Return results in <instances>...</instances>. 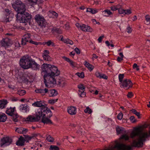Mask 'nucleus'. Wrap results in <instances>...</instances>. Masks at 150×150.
Here are the masks:
<instances>
[{
    "instance_id": "29",
    "label": "nucleus",
    "mask_w": 150,
    "mask_h": 150,
    "mask_svg": "<svg viewBox=\"0 0 150 150\" xmlns=\"http://www.w3.org/2000/svg\"><path fill=\"white\" fill-rule=\"evenodd\" d=\"M95 76L99 79H107L108 77L105 75L103 74H101L98 71H96L95 73Z\"/></svg>"
},
{
    "instance_id": "38",
    "label": "nucleus",
    "mask_w": 150,
    "mask_h": 150,
    "mask_svg": "<svg viewBox=\"0 0 150 150\" xmlns=\"http://www.w3.org/2000/svg\"><path fill=\"white\" fill-rule=\"evenodd\" d=\"M124 74H119L118 75L119 80L120 83H121L124 81Z\"/></svg>"
},
{
    "instance_id": "47",
    "label": "nucleus",
    "mask_w": 150,
    "mask_h": 150,
    "mask_svg": "<svg viewBox=\"0 0 150 150\" xmlns=\"http://www.w3.org/2000/svg\"><path fill=\"white\" fill-rule=\"evenodd\" d=\"M133 68L136 70L137 71H139V66H138L137 64L136 63L134 64L133 66Z\"/></svg>"
},
{
    "instance_id": "31",
    "label": "nucleus",
    "mask_w": 150,
    "mask_h": 150,
    "mask_svg": "<svg viewBox=\"0 0 150 150\" xmlns=\"http://www.w3.org/2000/svg\"><path fill=\"white\" fill-rule=\"evenodd\" d=\"M7 119L6 115L2 112H0V122H4Z\"/></svg>"
},
{
    "instance_id": "57",
    "label": "nucleus",
    "mask_w": 150,
    "mask_h": 150,
    "mask_svg": "<svg viewBox=\"0 0 150 150\" xmlns=\"http://www.w3.org/2000/svg\"><path fill=\"white\" fill-rule=\"evenodd\" d=\"M127 32L129 33H131L132 31V29L129 26H128L127 28Z\"/></svg>"
},
{
    "instance_id": "4",
    "label": "nucleus",
    "mask_w": 150,
    "mask_h": 150,
    "mask_svg": "<svg viewBox=\"0 0 150 150\" xmlns=\"http://www.w3.org/2000/svg\"><path fill=\"white\" fill-rule=\"evenodd\" d=\"M105 150H132L131 146L126 145L120 141H116L114 146L109 147Z\"/></svg>"
},
{
    "instance_id": "40",
    "label": "nucleus",
    "mask_w": 150,
    "mask_h": 150,
    "mask_svg": "<svg viewBox=\"0 0 150 150\" xmlns=\"http://www.w3.org/2000/svg\"><path fill=\"white\" fill-rule=\"evenodd\" d=\"M12 116L13 120L15 122H16L18 121V116L17 114H13Z\"/></svg>"
},
{
    "instance_id": "56",
    "label": "nucleus",
    "mask_w": 150,
    "mask_h": 150,
    "mask_svg": "<svg viewBox=\"0 0 150 150\" xmlns=\"http://www.w3.org/2000/svg\"><path fill=\"white\" fill-rule=\"evenodd\" d=\"M27 81V79L24 76H23L21 78V80H20V81L21 82H26Z\"/></svg>"
},
{
    "instance_id": "1",
    "label": "nucleus",
    "mask_w": 150,
    "mask_h": 150,
    "mask_svg": "<svg viewBox=\"0 0 150 150\" xmlns=\"http://www.w3.org/2000/svg\"><path fill=\"white\" fill-rule=\"evenodd\" d=\"M149 136L147 132H142L139 127L134 128L129 136L126 134H123L120 137V139H123L129 141L130 138L133 139L132 146L135 147H139L143 144L145 139Z\"/></svg>"
},
{
    "instance_id": "20",
    "label": "nucleus",
    "mask_w": 150,
    "mask_h": 150,
    "mask_svg": "<svg viewBox=\"0 0 150 150\" xmlns=\"http://www.w3.org/2000/svg\"><path fill=\"white\" fill-rule=\"evenodd\" d=\"M30 64V68H31L34 70L38 69L40 67V66L39 65L37 64L35 61L32 59Z\"/></svg>"
},
{
    "instance_id": "46",
    "label": "nucleus",
    "mask_w": 150,
    "mask_h": 150,
    "mask_svg": "<svg viewBox=\"0 0 150 150\" xmlns=\"http://www.w3.org/2000/svg\"><path fill=\"white\" fill-rule=\"evenodd\" d=\"M76 74L79 77L82 78L84 77V74L83 72L81 73L78 72L76 73Z\"/></svg>"
},
{
    "instance_id": "43",
    "label": "nucleus",
    "mask_w": 150,
    "mask_h": 150,
    "mask_svg": "<svg viewBox=\"0 0 150 150\" xmlns=\"http://www.w3.org/2000/svg\"><path fill=\"white\" fill-rule=\"evenodd\" d=\"M84 112L86 113H88L90 114L92 112L91 109L89 107H87L84 110Z\"/></svg>"
},
{
    "instance_id": "17",
    "label": "nucleus",
    "mask_w": 150,
    "mask_h": 150,
    "mask_svg": "<svg viewBox=\"0 0 150 150\" xmlns=\"http://www.w3.org/2000/svg\"><path fill=\"white\" fill-rule=\"evenodd\" d=\"M68 113L71 115H74L77 112V108L76 107L73 106L68 107L67 109Z\"/></svg>"
},
{
    "instance_id": "62",
    "label": "nucleus",
    "mask_w": 150,
    "mask_h": 150,
    "mask_svg": "<svg viewBox=\"0 0 150 150\" xmlns=\"http://www.w3.org/2000/svg\"><path fill=\"white\" fill-rule=\"evenodd\" d=\"M92 21L93 24H97L99 25L100 24V23L99 22H97L95 19H92Z\"/></svg>"
},
{
    "instance_id": "5",
    "label": "nucleus",
    "mask_w": 150,
    "mask_h": 150,
    "mask_svg": "<svg viewBox=\"0 0 150 150\" xmlns=\"http://www.w3.org/2000/svg\"><path fill=\"white\" fill-rule=\"evenodd\" d=\"M44 82L45 86L48 87L54 86L56 83L55 77L49 74H45L44 75Z\"/></svg>"
},
{
    "instance_id": "59",
    "label": "nucleus",
    "mask_w": 150,
    "mask_h": 150,
    "mask_svg": "<svg viewBox=\"0 0 150 150\" xmlns=\"http://www.w3.org/2000/svg\"><path fill=\"white\" fill-rule=\"evenodd\" d=\"M130 120L132 123L135 122H136V120L133 116H131L130 117Z\"/></svg>"
},
{
    "instance_id": "44",
    "label": "nucleus",
    "mask_w": 150,
    "mask_h": 150,
    "mask_svg": "<svg viewBox=\"0 0 150 150\" xmlns=\"http://www.w3.org/2000/svg\"><path fill=\"white\" fill-rule=\"evenodd\" d=\"M119 6V5L112 6L111 7V9L113 11H115L118 9Z\"/></svg>"
},
{
    "instance_id": "24",
    "label": "nucleus",
    "mask_w": 150,
    "mask_h": 150,
    "mask_svg": "<svg viewBox=\"0 0 150 150\" xmlns=\"http://www.w3.org/2000/svg\"><path fill=\"white\" fill-rule=\"evenodd\" d=\"M25 120L26 121L30 122H35L38 121L35 117L31 115L28 116L25 119Z\"/></svg>"
},
{
    "instance_id": "12",
    "label": "nucleus",
    "mask_w": 150,
    "mask_h": 150,
    "mask_svg": "<svg viewBox=\"0 0 150 150\" xmlns=\"http://www.w3.org/2000/svg\"><path fill=\"white\" fill-rule=\"evenodd\" d=\"M52 66L50 73L47 74L55 77L59 75L60 71L54 65H52Z\"/></svg>"
},
{
    "instance_id": "15",
    "label": "nucleus",
    "mask_w": 150,
    "mask_h": 150,
    "mask_svg": "<svg viewBox=\"0 0 150 150\" xmlns=\"http://www.w3.org/2000/svg\"><path fill=\"white\" fill-rule=\"evenodd\" d=\"M19 109L20 111L22 112L27 113L30 110V107L27 104H22L19 106Z\"/></svg>"
},
{
    "instance_id": "45",
    "label": "nucleus",
    "mask_w": 150,
    "mask_h": 150,
    "mask_svg": "<svg viewBox=\"0 0 150 150\" xmlns=\"http://www.w3.org/2000/svg\"><path fill=\"white\" fill-rule=\"evenodd\" d=\"M23 127H20L19 128H16L15 131L16 132H17L19 133H22V132H23L22 130Z\"/></svg>"
},
{
    "instance_id": "21",
    "label": "nucleus",
    "mask_w": 150,
    "mask_h": 150,
    "mask_svg": "<svg viewBox=\"0 0 150 150\" xmlns=\"http://www.w3.org/2000/svg\"><path fill=\"white\" fill-rule=\"evenodd\" d=\"M116 131L117 134H125L126 133V130L122 127L117 126L116 127Z\"/></svg>"
},
{
    "instance_id": "42",
    "label": "nucleus",
    "mask_w": 150,
    "mask_h": 150,
    "mask_svg": "<svg viewBox=\"0 0 150 150\" xmlns=\"http://www.w3.org/2000/svg\"><path fill=\"white\" fill-rule=\"evenodd\" d=\"M45 44H46L48 46L52 45V46H54V44L51 40H49L47 42H45Z\"/></svg>"
},
{
    "instance_id": "41",
    "label": "nucleus",
    "mask_w": 150,
    "mask_h": 150,
    "mask_svg": "<svg viewBox=\"0 0 150 150\" xmlns=\"http://www.w3.org/2000/svg\"><path fill=\"white\" fill-rule=\"evenodd\" d=\"M64 42L67 44H69L71 45H72L73 44V41L69 39H65V40H64Z\"/></svg>"
},
{
    "instance_id": "53",
    "label": "nucleus",
    "mask_w": 150,
    "mask_h": 150,
    "mask_svg": "<svg viewBox=\"0 0 150 150\" xmlns=\"http://www.w3.org/2000/svg\"><path fill=\"white\" fill-rule=\"evenodd\" d=\"M49 52L48 50H45L43 52V57H45V56L49 55Z\"/></svg>"
},
{
    "instance_id": "37",
    "label": "nucleus",
    "mask_w": 150,
    "mask_h": 150,
    "mask_svg": "<svg viewBox=\"0 0 150 150\" xmlns=\"http://www.w3.org/2000/svg\"><path fill=\"white\" fill-rule=\"evenodd\" d=\"M26 93V91L23 90H19L18 91V94L20 96H22L24 95Z\"/></svg>"
},
{
    "instance_id": "36",
    "label": "nucleus",
    "mask_w": 150,
    "mask_h": 150,
    "mask_svg": "<svg viewBox=\"0 0 150 150\" xmlns=\"http://www.w3.org/2000/svg\"><path fill=\"white\" fill-rule=\"evenodd\" d=\"M145 23L147 25H149L150 24V16L148 15H146L145 17Z\"/></svg>"
},
{
    "instance_id": "9",
    "label": "nucleus",
    "mask_w": 150,
    "mask_h": 150,
    "mask_svg": "<svg viewBox=\"0 0 150 150\" xmlns=\"http://www.w3.org/2000/svg\"><path fill=\"white\" fill-rule=\"evenodd\" d=\"M76 25L79 29H81L84 31L91 32L93 30L90 26L87 25L76 23Z\"/></svg>"
},
{
    "instance_id": "34",
    "label": "nucleus",
    "mask_w": 150,
    "mask_h": 150,
    "mask_svg": "<svg viewBox=\"0 0 150 150\" xmlns=\"http://www.w3.org/2000/svg\"><path fill=\"white\" fill-rule=\"evenodd\" d=\"M103 15L106 16H109L112 15V13L109 10H105L103 11Z\"/></svg>"
},
{
    "instance_id": "55",
    "label": "nucleus",
    "mask_w": 150,
    "mask_h": 150,
    "mask_svg": "<svg viewBox=\"0 0 150 150\" xmlns=\"http://www.w3.org/2000/svg\"><path fill=\"white\" fill-rule=\"evenodd\" d=\"M35 136H30L28 135H27L25 137V139L26 140H28V141H29L31 140V139L34 137Z\"/></svg>"
},
{
    "instance_id": "63",
    "label": "nucleus",
    "mask_w": 150,
    "mask_h": 150,
    "mask_svg": "<svg viewBox=\"0 0 150 150\" xmlns=\"http://www.w3.org/2000/svg\"><path fill=\"white\" fill-rule=\"evenodd\" d=\"M75 51L77 54H79L80 53L79 50L77 47H76L74 49Z\"/></svg>"
},
{
    "instance_id": "16",
    "label": "nucleus",
    "mask_w": 150,
    "mask_h": 150,
    "mask_svg": "<svg viewBox=\"0 0 150 150\" xmlns=\"http://www.w3.org/2000/svg\"><path fill=\"white\" fill-rule=\"evenodd\" d=\"M30 36L31 35L30 33H27L25 34L24 35L23 38L22 39V44L23 45H25L26 44L27 42H30L31 40Z\"/></svg>"
},
{
    "instance_id": "27",
    "label": "nucleus",
    "mask_w": 150,
    "mask_h": 150,
    "mask_svg": "<svg viewBox=\"0 0 150 150\" xmlns=\"http://www.w3.org/2000/svg\"><path fill=\"white\" fill-rule=\"evenodd\" d=\"M48 93L50 97H54L58 94L57 92L55 89L48 90Z\"/></svg>"
},
{
    "instance_id": "7",
    "label": "nucleus",
    "mask_w": 150,
    "mask_h": 150,
    "mask_svg": "<svg viewBox=\"0 0 150 150\" xmlns=\"http://www.w3.org/2000/svg\"><path fill=\"white\" fill-rule=\"evenodd\" d=\"M35 19L39 25L41 27L43 28L46 27L47 23L42 16L37 14L35 16Z\"/></svg>"
},
{
    "instance_id": "32",
    "label": "nucleus",
    "mask_w": 150,
    "mask_h": 150,
    "mask_svg": "<svg viewBox=\"0 0 150 150\" xmlns=\"http://www.w3.org/2000/svg\"><path fill=\"white\" fill-rule=\"evenodd\" d=\"M83 64L90 71H92L94 68L93 66L86 61H85L83 63Z\"/></svg>"
},
{
    "instance_id": "33",
    "label": "nucleus",
    "mask_w": 150,
    "mask_h": 150,
    "mask_svg": "<svg viewBox=\"0 0 150 150\" xmlns=\"http://www.w3.org/2000/svg\"><path fill=\"white\" fill-rule=\"evenodd\" d=\"M48 16L50 17L53 18H57L58 16L57 14L55 11H50L48 14Z\"/></svg>"
},
{
    "instance_id": "8",
    "label": "nucleus",
    "mask_w": 150,
    "mask_h": 150,
    "mask_svg": "<svg viewBox=\"0 0 150 150\" xmlns=\"http://www.w3.org/2000/svg\"><path fill=\"white\" fill-rule=\"evenodd\" d=\"M120 85L121 87L128 89L132 87L133 84L130 80L125 79L122 82L120 83Z\"/></svg>"
},
{
    "instance_id": "18",
    "label": "nucleus",
    "mask_w": 150,
    "mask_h": 150,
    "mask_svg": "<svg viewBox=\"0 0 150 150\" xmlns=\"http://www.w3.org/2000/svg\"><path fill=\"white\" fill-rule=\"evenodd\" d=\"M1 42L2 46L6 47H8L11 44V40L8 38L3 39Z\"/></svg>"
},
{
    "instance_id": "26",
    "label": "nucleus",
    "mask_w": 150,
    "mask_h": 150,
    "mask_svg": "<svg viewBox=\"0 0 150 150\" xmlns=\"http://www.w3.org/2000/svg\"><path fill=\"white\" fill-rule=\"evenodd\" d=\"M16 108L15 107H10L9 108H7L6 111V113L9 115H12L13 114V112L15 110Z\"/></svg>"
},
{
    "instance_id": "52",
    "label": "nucleus",
    "mask_w": 150,
    "mask_h": 150,
    "mask_svg": "<svg viewBox=\"0 0 150 150\" xmlns=\"http://www.w3.org/2000/svg\"><path fill=\"white\" fill-rule=\"evenodd\" d=\"M118 11L119 13L120 14H123L125 15V10L122 8H118Z\"/></svg>"
},
{
    "instance_id": "23",
    "label": "nucleus",
    "mask_w": 150,
    "mask_h": 150,
    "mask_svg": "<svg viewBox=\"0 0 150 150\" xmlns=\"http://www.w3.org/2000/svg\"><path fill=\"white\" fill-rule=\"evenodd\" d=\"M35 92L36 93H39L42 95H44L45 94V93H48V89L46 88L44 89L40 88L39 89L35 90Z\"/></svg>"
},
{
    "instance_id": "60",
    "label": "nucleus",
    "mask_w": 150,
    "mask_h": 150,
    "mask_svg": "<svg viewBox=\"0 0 150 150\" xmlns=\"http://www.w3.org/2000/svg\"><path fill=\"white\" fill-rule=\"evenodd\" d=\"M98 12V11L97 9H91V13L92 14H95Z\"/></svg>"
},
{
    "instance_id": "48",
    "label": "nucleus",
    "mask_w": 150,
    "mask_h": 150,
    "mask_svg": "<svg viewBox=\"0 0 150 150\" xmlns=\"http://www.w3.org/2000/svg\"><path fill=\"white\" fill-rule=\"evenodd\" d=\"M46 139L49 142H52L54 140L53 139L50 135H48Z\"/></svg>"
},
{
    "instance_id": "61",
    "label": "nucleus",
    "mask_w": 150,
    "mask_h": 150,
    "mask_svg": "<svg viewBox=\"0 0 150 150\" xmlns=\"http://www.w3.org/2000/svg\"><path fill=\"white\" fill-rule=\"evenodd\" d=\"M127 96L128 98H131L133 96V94L132 92H129L127 95Z\"/></svg>"
},
{
    "instance_id": "11",
    "label": "nucleus",
    "mask_w": 150,
    "mask_h": 150,
    "mask_svg": "<svg viewBox=\"0 0 150 150\" xmlns=\"http://www.w3.org/2000/svg\"><path fill=\"white\" fill-rule=\"evenodd\" d=\"M52 65L47 64H43L41 67L42 74H47L50 73Z\"/></svg>"
},
{
    "instance_id": "28",
    "label": "nucleus",
    "mask_w": 150,
    "mask_h": 150,
    "mask_svg": "<svg viewBox=\"0 0 150 150\" xmlns=\"http://www.w3.org/2000/svg\"><path fill=\"white\" fill-rule=\"evenodd\" d=\"M25 140L22 137H20L18 140L16 142V144L18 146H22L24 145Z\"/></svg>"
},
{
    "instance_id": "35",
    "label": "nucleus",
    "mask_w": 150,
    "mask_h": 150,
    "mask_svg": "<svg viewBox=\"0 0 150 150\" xmlns=\"http://www.w3.org/2000/svg\"><path fill=\"white\" fill-rule=\"evenodd\" d=\"M26 1L31 6L37 4V0H26Z\"/></svg>"
},
{
    "instance_id": "64",
    "label": "nucleus",
    "mask_w": 150,
    "mask_h": 150,
    "mask_svg": "<svg viewBox=\"0 0 150 150\" xmlns=\"http://www.w3.org/2000/svg\"><path fill=\"white\" fill-rule=\"evenodd\" d=\"M104 37L103 36H100L98 38V40L99 42H101L102 40L103 39Z\"/></svg>"
},
{
    "instance_id": "10",
    "label": "nucleus",
    "mask_w": 150,
    "mask_h": 150,
    "mask_svg": "<svg viewBox=\"0 0 150 150\" xmlns=\"http://www.w3.org/2000/svg\"><path fill=\"white\" fill-rule=\"evenodd\" d=\"M12 142V140L11 138L8 137H5L1 139L0 145L1 147H4L9 145Z\"/></svg>"
},
{
    "instance_id": "25",
    "label": "nucleus",
    "mask_w": 150,
    "mask_h": 150,
    "mask_svg": "<svg viewBox=\"0 0 150 150\" xmlns=\"http://www.w3.org/2000/svg\"><path fill=\"white\" fill-rule=\"evenodd\" d=\"M8 103V102L6 100L3 99L0 100V110L5 108Z\"/></svg>"
},
{
    "instance_id": "6",
    "label": "nucleus",
    "mask_w": 150,
    "mask_h": 150,
    "mask_svg": "<svg viewBox=\"0 0 150 150\" xmlns=\"http://www.w3.org/2000/svg\"><path fill=\"white\" fill-rule=\"evenodd\" d=\"M31 59L28 55L24 56L22 57L20 61V65L22 68L24 69L30 68Z\"/></svg>"
},
{
    "instance_id": "2",
    "label": "nucleus",
    "mask_w": 150,
    "mask_h": 150,
    "mask_svg": "<svg viewBox=\"0 0 150 150\" xmlns=\"http://www.w3.org/2000/svg\"><path fill=\"white\" fill-rule=\"evenodd\" d=\"M12 6L17 13L16 15L17 21L21 23H24L25 25L29 22L31 19L32 16L28 13L25 12V6L24 4L20 0H16L12 4Z\"/></svg>"
},
{
    "instance_id": "50",
    "label": "nucleus",
    "mask_w": 150,
    "mask_h": 150,
    "mask_svg": "<svg viewBox=\"0 0 150 150\" xmlns=\"http://www.w3.org/2000/svg\"><path fill=\"white\" fill-rule=\"evenodd\" d=\"M125 15H129L131 13L132 11L130 9L125 10Z\"/></svg>"
},
{
    "instance_id": "14",
    "label": "nucleus",
    "mask_w": 150,
    "mask_h": 150,
    "mask_svg": "<svg viewBox=\"0 0 150 150\" xmlns=\"http://www.w3.org/2000/svg\"><path fill=\"white\" fill-rule=\"evenodd\" d=\"M32 105L34 107L40 108L47 107V105L45 103L44 101L42 100L37 101L33 103Z\"/></svg>"
},
{
    "instance_id": "54",
    "label": "nucleus",
    "mask_w": 150,
    "mask_h": 150,
    "mask_svg": "<svg viewBox=\"0 0 150 150\" xmlns=\"http://www.w3.org/2000/svg\"><path fill=\"white\" fill-rule=\"evenodd\" d=\"M30 42L31 43H32L33 44L35 45H40L41 44V43L40 42H37L35 41H33L32 40H31L30 41Z\"/></svg>"
},
{
    "instance_id": "3",
    "label": "nucleus",
    "mask_w": 150,
    "mask_h": 150,
    "mask_svg": "<svg viewBox=\"0 0 150 150\" xmlns=\"http://www.w3.org/2000/svg\"><path fill=\"white\" fill-rule=\"evenodd\" d=\"M47 116L49 117L52 115V113L50 109L47 107L40 108L35 110V115L36 119L38 120L44 116Z\"/></svg>"
},
{
    "instance_id": "22",
    "label": "nucleus",
    "mask_w": 150,
    "mask_h": 150,
    "mask_svg": "<svg viewBox=\"0 0 150 150\" xmlns=\"http://www.w3.org/2000/svg\"><path fill=\"white\" fill-rule=\"evenodd\" d=\"M49 117L47 116V115L45 116H44L42 118V121L44 124H50L52 123L51 120L49 119Z\"/></svg>"
},
{
    "instance_id": "30",
    "label": "nucleus",
    "mask_w": 150,
    "mask_h": 150,
    "mask_svg": "<svg viewBox=\"0 0 150 150\" xmlns=\"http://www.w3.org/2000/svg\"><path fill=\"white\" fill-rule=\"evenodd\" d=\"M5 11L6 14L5 21L6 22H9V20H11L10 19L11 18V17H10V16H11L12 14L9 13V10L8 9H6Z\"/></svg>"
},
{
    "instance_id": "39",
    "label": "nucleus",
    "mask_w": 150,
    "mask_h": 150,
    "mask_svg": "<svg viewBox=\"0 0 150 150\" xmlns=\"http://www.w3.org/2000/svg\"><path fill=\"white\" fill-rule=\"evenodd\" d=\"M58 99H51L48 100V103L51 105H53L57 101Z\"/></svg>"
},
{
    "instance_id": "19",
    "label": "nucleus",
    "mask_w": 150,
    "mask_h": 150,
    "mask_svg": "<svg viewBox=\"0 0 150 150\" xmlns=\"http://www.w3.org/2000/svg\"><path fill=\"white\" fill-rule=\"evenodd\" d=\"M63 58L64 59L65 61L69 62L70 65L73 68H75L77 67V64L76 63L73 62L72 60L70 59L69 58H67L65 57H63Z\"/></svg>"
},
{
    "instance_id": "58",
    "label": "nucleus",
    "mask_w": 150,
    "mask_h": 150,
    "mask_svg": "<svg viewBox=\"0 0 150 150\" xmlns=\"http://www.w3.org/2000/svg\"><path fill=\"white\" fill-rule=\"evenodd\" d=\"M123 117V114L122 113H119L118 115H117V118L119 120H121Z\"/></svg>"
},
{
    "instance_id": "49",
    "label": "nucleus",
    "mask_w": 150,
    "mask_h": 150,
    "mask_svg": "<svg viewBox=\"0 0 150 150\" xmlns=\"http://www.w3.org/2000/svg\"><path fill=\"white\" fill-rule=\"evenodd\" d=\"M43 58L44 60L47 61H50L52 60V59L49 55L43 57Z\"/></svg>"
},
{
    "instance_id": "51",
    "label": "nucleus",
    "mask_w": 150,
    "mask_h": 150,
    "mask_svg": "<svg viewBox=\"0 0 150 150\" xmlns=\"http://www.w3.org/2000/svg\"><path fill=\"white\" fill-rule=\"evenodd\" d=\"M50 148L52 150H59V148L55 146L51 145L50 146Z\"/></svg>"
},
{
    "instance_id": "13",
    "label": "nucleus",
    "mask_w": 150,
    "mask_h": 150,
    "mask_svg": "<svg viewBox=\"0 0 150 150\" xmlns=\"http://www.w3.org/2000/svg\"><path fill=\"white\" fill-rule=\"evenodd\" d=\"M79 89L78 94L79 96L82 97H84L86 96V93L84 92L85 87L82 84H80L78 85Z\"/></svg>"
}]
</instances>
